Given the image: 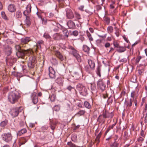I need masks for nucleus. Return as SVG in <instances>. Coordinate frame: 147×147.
<instances>
[{"label": "nucleus", "mask_w": 147, "mask_h": 147, "mask_svg": "<svg viewBox=\"0 0 147 147\" xmlns=\"http://www.w3.org/2000/svg\"><path fill=\"white\" fill-rule=\"evenodd\" d=\"M86 33L87 36L89 38V40L90 41H92L93 40V39L92 36L91 35L90 33L88 30L86 31Z\"/></svg>", "instance_id": "f704fd0d"}, {"label": "nucleus", "mask_w": 147, "mask_h": 147, "mask_svg": "<svg viewBox=\"0 0 147 147\" xmlns=\"http://www.w3.org/2000/svg\"><path fill=\"white\" fill-rule=\"evenodd\" d=\"M126 46L123 47L120 46L117 49L116 51L119 53H123L126 50Z\"/></svg>", "instance_id": "bb28decb"}, {"label": "nucleus", "mask_w": 147, "mask_h": 147, "mask_svg": "<svg viewBox=\"0 0 147 147\" xmlns=\"http://www.w3.org/2000/svg\"><path fill=\"white\" fill-rule=\"evenodd\" d=\"M144 138L142 137H139L137 139V140L138 142H142L144 140Z\"/></svg>", "instance_id": "e2e57ef3"}, {"label": "nucleus", "mask_w": 147, "mask_h": 147, "mask_svg": "<svg viewBox=\"0 0 147 147\" xmlns=\"http://www.w3.org/2000/svg\"><path fill=\"white\" fill-rule=\"evenodd\" d=\"M141 58L142 57L141 56H138L136 59V63H138Z\"/></svg>", "instance_id": "69168bd1"}, {"label": "nucleus", "mask_w": 147, "mask_h": 147, "mask_svg": "<svg viewBox=\"0 0 147 147\" xmlns=\"http://www.w3.org/2000/svg\"><path fill=\"white\" fill-rule=\"evenodd\" d=\"M133 101H134V100H132L131 98H130L128 100H125L124 105L127 109H130L133 105Z\"/></svg>", "instance_id": "9d476101"}, {"label": "nucleus", "mask_w": 147, "mask_h": 147, "mask_svg": "<svg viewBox=\"0 0 147 147\" xmlns=\"http://www.w3.org/2000/svg\"><path fill=\"white\" fill-rule=\"evenodd\" d=\"M56 56L61 61H63L64 60V58L62 54L59 51H56L55 52Z\"/></svg>", "instance_id": "a211bd4d"}, {"label": "nucleus", "mask_w": 147, "mask_h": 147, "mask_svg": "<svg viewBox=\"0 0 147 147\" xmlns=\"http://www.w3.org/2000/svg\"><path fill=\"white\" fill-rule=\"evenodd\" d=\"M67 145L70 147H80V146H78L76 145L75 144L72 143L71 142H67Z\"/></svg>", "instance_id": "79ce46f5"}, {"label": "nucleus", "mask_w": 147, "mask_h": 147, "mask_svg": "<svg viewBox=\"0 0 147 147\" xmlns=\"http://www.w3.org/2000/svg\"><path fill=\"white\" fill-rule=\"evenodd\" d=\"M97 84L98 89L102 91H103L105 89L106 85L102 79H99L97 82Z\"/></svg>", "instance_id": "6e6552de"}, {"label": "nucleus", "mask_w": 147, "mask_h": 147, "mask_svg": "<svg viewBox=\"0 0 147 147\" xmlns=\"http://www.w3.org/2000/svg\"><path fill=\"white\" fill-rule=\"evenodd\" d=\"M32 39L31 37H26L21 39V41L22 43L24 44H27L30 41H31Z\"/></svg>", "instance_id": "aec40b11"}, {"label": "nucleus", "mask_w": 147, "mask_h": 147, "mask_svg": "<svg viewBox=\"0 0 147 147\" xmlns=\"http://www.w3.org/2000/svg\"><path fill=\"white\" fill-rule=\"evenodd\" d=\"M66 16L67 18L72 19L74 18L73 13L72 11L69 9H67L66 10Z\"/></svg>", "instance_id": "4468645a"}, {"label": "nucleus", "mask_w": 147, "mask_h": 147, "mask_svg": "<svg viewBox=\"0 0 147 147\" xmlns=\"http://www.w3.org/2000/svg\"><path fill=\"white\" fill-rule=\"evenodd\" d=\"M113 98L111 96L108 98L107 100V102L109 103H112L113 101Z\"/></svg>", "instance_id": "5fc2aeb1"}, {"label": "nucleus", "mask_w": 147, "mask_h": 147, "mask_svg": "<svg viewBox=\"0 0 147 147\" xmlns=\"http://www.w3.org/2000/svg\"><path fill=\"white\" fill-rule=\"evenodd\" d=\"M107 30L108 33H112L113 31V28L111 26H109L107 27Z\"/></svg>", "instance_id": "a19ab883"}, {"label": "nucleus", "mask_w": 147, "mask_h": 147, "mask_svg": "<svg viewBox=\"0 0 147 147\" xmlns=\"http://www.w3.org/2000/svg\"><path fill=\"white\" fill-rule=\"evenodd\" d=\"M51 61L53 65H57L58 64V61L55 58H52L51 60Z\"/></svg>", "instance_id": "c9c22d12"}, {"label": "nucleus", "mask_w": 147, "mask_h": 147, "mask_svg": "<svg viewBox=\"0 0 147 147\" xmlns=\"http://www.w3.org/2000/svg\"><path fill=\"white\" fill-rule=\"evenodd\" d=\"M49 75L51 78L54 79L56 77L55 72L52 67H50L49 68Z\"/></svg>", "instance_id": "9b49d317"}, {"label": "nucleus", "mask_w": 147, "mask_h": 147, "mask_svg": "<svg viewBox=\"0 0 147 147\" xmlns=\"http://www.w3.org/2000/svg\"><path fill=\"white\" fill-rule=\"evenodd\" d=\"M44 44L43 41L42 40H39L37 41L36 44V47L35 48V50L37 51V49H40L41 48V46L43 45Z\"/></svg>", "instance_id": "a878e982"}, {"label": "nucleus", "mask_w": 147, "mask_h": 147, "mask_svg": "<svg viewBox=\"0 0 147 147\" xmlns=\"http://www.w3.org/2000/svg\"><path fill=\"white\" fill-rule=\"evenodd\" d=\"M144 117V122L146 123H147V112H143V117H142V119Z\"/></svg>", "instance_id": "a18cd8bd"}, {"label": "nucleus", "mask_w": 147, "mask_h": 147, "mask_svg": "<svg viewBox=\"0 0 147 147\" xmlns=\"http://www.w3.org/2000/svg\"><path fill=\"white\" fill-rule=\"evenodd\" d=\"M101 67L99 66H98L96 68V72L97 75L99 77H101L100 71H101Z\"/></svg>", "instance_id": "72a5a7b5"}, {"label": "nucleus", "mask_w": 147, "mask_h": 147, "mask_svg": "<svg viewBox=\"0 0 147 147\" xmlns=\"http://www.w3.org/2000/svg\"><path fill=\"white\" fill-rule=\"evenodd\" d=\"M56 95L55 94H53L50 97V100L51 101L53 102L55 101L56 98Z\"/></svg>", "instance_id": "8fccbe9b"}, {"label": "nucleus", "mask_w": 147, "mask_h": 147, "mask_svg": "<svg viewBox=\"0 0 147 147\" xmlns=\"http://www.w3.org/2000/svg\"><path fill=\"white\" fill-rule=\"evenodd\" d=\"M78 34V32L77 30H75L73 31L72 34V35L75 36H77Z\"/></svg>", "instance_id": "13d9d810"}, {"label": "nucleus", "mask_w": 147, "mask_h": 147, "mask_svg": "<svg viewBox=\"0 0 147 147\" xmlns=\"http://www.w3.org/2000/svg\"><path fill=\"white\" fill-rule=\"evenodd\" d=\"M20 96L19 93L16 91L10 92L8 96V99L10 102L12 104L17 102Z\"/></svg>", "instance_id": "f257e3e1"}, {"label": "nucleus", "mask_w": 147, "mask_h": 147, "mask_svg": "<svg viewBox=\"0 0 147 147\" xmlns=\"http://www.w3.org/2000/svg\"><path fill=\"white\" fill-rule=\"evenodd\" d=\"M28 137H22L19 140V146H20L21 145L24 144L28 140Z\"/></svg>", "instance_id": "393cba45"}, {"label": "nucleus", "mask_w": 147, "mask_h": 147, "mask_svg": "<svg viewBox=\"0 0 147 147\" xmlns=\"http://www.w3.org/2000/svg\"><path fill=\"white\" fill-rule=\"evenodd\" d=\"M140 136L144 138L145 137L146 134L143 130H142L140 133Z\"/></svg>", "instance_id": "4d7b16f0"}, {"label": "nucleus", "mask_w": 147, "mask_h": 147, "mask_svg": "<svg viewBox=\"0 0 147 147\" xmlns=\"http://www.w3.org/2000/svg\"><path fill=\"white\" fill-rule=\"evenodd\" d=\"M63 36L62 34L56 33L53 34V38L55 40H59L63 39L62 38Z\"/></svg>", "instance_id": "2eb2a0df"}, {"label": "nucleus", "mask_w": 147, "mask_h": 147, "mask_svg": "<svg viewBox=\"0 0 147 147\" xmlns=\"http://www.w3.org/2000/svg\"><path fill=\"white\" fill-rule=\"evenodd\" d=\"M102 134L101 132H100L98 135L96 136V138L95 139V141L97 143V144H98L100 142L99 139L101 137Z\"/></svg>", "instance_id": "58836bf2"}, {"label": "nucleus", "mask_w": 147, "mask_h": 147, "mask_svg": "<svg viewBox=\"0 0 147 147\" xmlns=\"http://www.w3.org/2000/svg\"><path fill=\"white\" fill-rule=\"evenodd\" d=\"M32 53V52L30 49L27 50H21L20 51H16V54L18 58H22L25 54L29 55Z\"/></svg>", "instance_id": "20e7f679"}, {"label": "nucleus", "mask_w": 147, "mask_h": 147, "mask_svg": "<svg viewBox=\"0 0 147 147\" xmlns=\"http://www.w3.org/2000/svg\"><path fill=\"white\" fill-rule=\"evenodd\" d=\"M56 82L60 85H63V80L61 78H58L56 80Z\"/></svg>", "instance_id": "7c9ffc66"}, {"label": "nucleus", "mask_w": 147, "mask_h": 147, "mask_svg": "<svg viewBox=\"0 0 147 147\" xmlns=\"http://www.w3.org/2000/svg\"><path fill=\"white\" fill-rule=\"evenodd\" d=\"M67 24L70 29H74L76 27L75 23L71 20L68 21L67 23Z\"/></svg>", "instance_id": "412c9836"}, {"label": "nucleus", "mask_w": 147, "mask_h": 147, "mask_svg": "<svg viewBox=\"0 0 147 147\" xmlns=\"http://www.w3.org/2000/svg\"><path fill=\"white\" fill-rule=\"evenodd\" d=\"M67 89L70 91H73L76 92V90L74 88V87L71 86H69L67 87Z\"/></svg>", "instance_id": "ea45409f"}, {"label": "nucleus", "mask_w": 147, "mask_h": 147, "mask_svg": "<svg viewBox=\"0 0 147 147\" xmlns=\"http://www.w3.org/2000/svg\"><path fill=\"white\" fill-rule=\"evenodd\" d=\"M91 89L92 91H95L96 89L95 85L94 84H91Z\"/></svg>", "instance_id": "603ef678"}, {"label": "nucleus", "mask_w": 147, "mask_h": 147, "mask_svg": "<svg viewBox=\"0 0 147 147\" xmlns=\"http://www.w3.org/2000/svg\"><path fill=\"white\" fill-rule=\"evenodd\" d=\"M53 25L56 26L54 28L53 30L54 32H57L59 30V28H60V26L61 28L62 26L59 23H55V24H53Z\"/></svg>", "instance_id": "c756f323"}, {"label": "nucleus", "mask_w": 147, "mask_h": 147, "mask_svg": "<svg viewBox=\"0 0 147 147\" xmlns=\"http://www.w3.org/2000/svg\"><path fill=\"white\" fill-rule=\"evenodd\" d=\"M85 69L88 73H90L91 72V70H92V69H91V67L89 68L88 66H86L85 67Z\"/></svg>", "instance_id": "de8ad7c7"}, {"label": "nucleus", "mask_w": 147, "mask_h": 147, "mask_svg": "<svg viewBox=\"0 0 147 147\" xmlns=\"http://www.w3.org/2000/svg\"><path fill=\"white\" fill-rule=\"evenodd\" d=\"M118 144L116 142H115L113 144L111 145L112 147H118Z\"/></svg>", "instance_id": "680f3d73"}, {"label": "nucleus", "mask_w": 147, "mask_h": 147, "mask_svg": "<svg viewBox=\"0 0 147 147\" xmlns=\"http://www.w3.org/2000/svg\"><path fill=\"white\" fill-rule=\"evenodd\" d=\"M77 90L80 94L83 96H86L88 94L87 90L86 87L82 84H79L76 86Z\"/></svg>", "instance_id": "f03ea898"}, {"label": "nucleus", "mask_w": 147, "mask_h": 147, "mask_svg": "<svg viewBox=\"0 0 147 147\" xmlns=\"http://www.w3.org/2000/svg\"><path fill=\"white\" fill-rule=\"evenodd\" d=\"M124 137L126 138L127 139L129 137V136L128 135L127 132V131H125L124 132Z\"/></svg>", "instance_id": "338daca9"}, {"label": "nucleus", "mask_w": 147, "mask_h": 147, "mask_svg": "<svg viewBox=\"0 0 147 147\" xmlns=\"http://www.w3.org/2000/svg\"><path fill=\"white\" fill-rule=\"evenodd\" d=\"M113 45L117 49L120 46L119 45V44L117 42H115L113 43Z\"/></svg>", "instance_id": "774afa93"}, {"label": "nucleus", "mask_w": 147, "mask_h": 147, "mask_svg": "<svg viewBox=\"0 0 147 147\" xmlns=\"http://www.w3.org/2000/svg\"><path fill=\"white\" fill-rule=\"evenodd\" d=\"M85 107L87 109H90L91 107V106L88 102L85 101L84 103Z\"/></svg>", "instance_id": "37998d69"}, {"label": "nucleus", "mask_w": 147, "mask_h": 147, "mask_svg": "<svg viewBox=\"0 0 147 147\" xmlns=\"http://www.w3.org/2000/svg\"><path fill=\"white\" fill-rule=\"evenodd\" d=\"M60 109V105H55L53 107V110L55 111H58Z\"/></svg>", "instance_id": "49530a36"}, {"label": "nucleus", "mask_w": 147, "mask_h": 147, "mask_svg": "<svg viewBox=\"0 0 147 147\" xmlns=\"http://www.w3.org/2000/svg\"><path fill=\"white\" fill-rule=\"evenodd\" d=\"M22 109V107L13 108L11 110L10 113L12 117H16L18 116L19 112H21Z\"/></svg>", "instance_id": "0eeeda50"}, {"label": "nucleus", "mask_w": 147, "mask_h": 147, "mask_svg": "<svg viewBox=\"0 0 147 147\" xmlns=\"http://www.w3.org/2000/svg\"><path fill=\"white\" fill-rule=\"evenodd\" d=\"M138 91H133L131 93V97L132 98V99L134 100L135 106L136 107L137 105V101L136 98L138 96Z\"/></svg>", "instance_id": "1a4fd4ad"}, {"label": "nucleus", "mask_w": 147, "mask_h": 147, "mask_svg": "<svg viewBox=\"0 0 147 147\" xmlns=\"http://www.w3.org/2000/svg\"><path fill=\"white\" fill-rule=\"evenodd\" d=\"M61 29L62 31L63 34L64 35V37L65 38H67L69 36V34L67 30L62 26Z\"/></svg>", "instance_id": "b1692460"}, {"label": "nucleus", "mask_w": 147, "mask_h": 147, "mask_svg": "<svg viewBox=\"0 0 147 147\" xmlns=\"http://www.w3.org/2000/svg\"><path fill=\"white\" fill-rule=\"evenodd\" d=\"M1 15L2 18L6 20L7 19V18L5 15L4 12H2L1 13Z\"/></svg>", "instance_id": "052dcab7"}, {"label": "nucleus", "mask_w": 147, "mask_h": 147, "mask_svg": "<svg viewBox=\"0 0 147 147\" xmlns=\"http://www.w3.org/2000/svg\"><path fill=\"white\" fill-rule=\"evenodd\" d=\"M7 120H5L2 121L0 123V126L2 127H4L7 124Z\"/></svg>", "instance_id": "09e8293b"}, {"label": "nucleus", "mask_w": 147, "mask_h": 147, "mask_svg": "<svg viewBox=\"0 0 147 147\" xmlns=\"http://www.w3.org/2000/svg\"><path fill=\"white\" fill-rule=\"evenodd\" d=\"M43 37L47 39L51 40V36L49 34L47 33H45Z\"/></svg>", "instance_id": "c03bdc74"}, {"label": "nucleus", "mask_w": 147, "mask_h": 147, "mask_svg": "<svg viewBox=\"0 0 147 147\" xmlns=\"http://www.w3.org/2000/svg\"><path fill=\"white\" fill-rule=\"evenodd\" d=\"M104 20L107 24H109L110 19L109 18L106 17H105L104 19Z\"/></svg>", "instance_id": "6e6d98bb"}, {"label": "nucleus", "mask_w": 147, "mask_h": 147, "mask_svg": "<svg viewBox=\"0 0 147 147\" xmlns=\"http://www.w3.org/2000/svg\"><path fill=\"white\" fill-rule=\"evenodd\" d=\"M31 7L30 4H28L26 7V10L24 11L23 12V14L25 16H28L31 12Z\"/></svg>", "instance_id": "f3484780"}, {"label": "nucleus", "mask_w": 147, "mask_h": 147, "mask_svg": "<svg viewBox=\"0 0 147 147\" xmlns=\"http://www.w3.org/2000/svg\"><path fill=\"white\" fill-rule=\"evenodd\" d=\"M68 49L70 50V53L75 57L78 62L81 61L80 56L77 52V51L71 46H69Z\"/></svg>", "instance_id": "39448f33"}, {"label": "nucleus", "mask_w": 147, "mask_h": 147, "mask_svg": "<svg viewBox=\"0 0 147 147\" xmlns=\"http://www.w3.org/2000/svg\"><path fill=\"white\" fill-rule=\"evenodd\" d=\"M102 115L103 117L105 118H112L114 116V114L113 112L109 113L106 111L103 112Z\"/></svg>", "instance_id": "f8f14e48"}, {"label": "nucleus", "mask_w": 147, "mask_h": 147, "mask_svg": "<svg viewBox=\"0 0 147 147\" xmlns=\"http://www.w3.org/2000/svg\"><path fill=\"white\" fill-rule=\"evenodd\" d=\"M8 11L11 12H13L15 11L16 6L13 4H10L7 7Z\"/></svg>", "instance_id": "4be33fe9"}, {"label": "nucleus", "mask_w": 147, "mask_h": 147, "mask_svg": "<svg viewBox=\"0 0 147 147\" xmlns=\"http://www.w3.org/2000/svg\"><path fill=\"white\" fill-rule=\"evenodd\" d=\"M26 16V19L25 20V23L28 26H29L31 24V22L30 20V18L29 16Z\"/></svg>", "instance_id": "473e14b6"}, {"label": "nucleus", "mask_w": 147, "mask_h": 147, "mask_svg": "<svg viewBox=\"0 0 147 147\" xmlns=\"http://www.w3.org/2000/svg\"><path fill=\"white\" fill-rule=\"evenodd\" d=\"M22 16V14L20 11H18L16 12L15 16L18 18H20Z\"/></svg>", "instance_id": "4c0bfd02"}, {"label": "nucleus", "mask_w": 147, "mask_h": 147, "mask_svg": "<svg viewBox=\"0 0 147 147\" xmlns=\"http://www.w3.org/2000/svg\"><path fill=\"white\" fill-rule=\"evenodd\" d=\"M79 65L80 66V68L79 71H75L73 74V77L76 80H77L79 78L80 76L82 74V66L80 65Z\"/></svg>", "instance_id": "ddd939ff"}, {"label": "nucleus", "mask_w": 147, "mask_h": 147, "mask_svg": "<svg viewBox=\"0 0 147 147\" xmlns=\"http://www.w3.org/2000/svg\"><path fill=\"white\" fill-rule=\"evenodd\" d=\"M88 63L89 66L91 67V69L93 70L95 67V63L94 61L90 59L88 60Z\"/></svg>", "instance_id": "5701e85b"}, {"label": "nucleus", "mask_w": 147, "mask_h": 147, "mask_svg": "<svg viewBox=\"0 0 147 147\" xmlns=\"http://www.w3.org/2000/svg\"><path fill=\"white\" fill-rule=\"evenodd\" d=\"M144 71V69H141L140 68H139V69L138 70V73L139 75H142V74L143 73Z\"/></svg>", "instance_id": "0e129e2a"}, {"label": "nucleus", "mask_w": 147, "mask_h": 147, "mask_svg": "<svg viewBox=\"0 0 147 147\" xmlns=\"http://www.w3.org/2000/svg\"><path fill=\"white\" fill-rule=\"evenodd\" d=\"M3 140L7 143H10L12 139V136L10 133H4L2 135Z\"/></svg>", "instance_id": "423d86ee"}, {"label": "nucleus", "mask_w": 147, "mask_h": 147, "mask_svg": "<svg viewBox=\"0 0 147 147\" xmlns=\"http://www.w3.org/2000/svg\"><path fill=\"white\" fill-rule=\"evenodd\" d=\"M15 48L17 51H20L22 49L21 47L19 45H16L15 46Z\"/></svg>", "instance_id": "bf43d9fd"}, {"label": "nucleus", "mask_w": 147, "mask_h": 147, "mask_svg": "<svg viewBox=\"0 0 147 147\" xmlns=\"http://www.w3.org/2000/svg\"><path fill=\"white\" fill-rule=\"evenodd\" d=\"M90 48L86 45H84L83 47V50L85 52L88 53L89 50Z\"/></svg>", "instance_id": "e433bc0d"}, {"label": "nucleus", "mask_w": 147, "mask_h": 147, "mask_svg": "<svg viewBox=\"0 0 147 147\" xmlns=\"http://www.w3.org/2000/svg\"><path fill=\"white\" fill-rule=\"evenodd\" d=\"M32 101L34 104H36L38 101V98L36 95V93L34 92L32 94Z\"/></svg>", "instance_id": "6ab92c4d"}, {"label": "nucleus", "mask_w": 147, "mask_h": 147, "mask_svg": "<svg viewBox=\"0 0 147 147\" xmlns=\"http://www.w3.org/2000/svg\"><path fill=\"white\" fill-rule=\"evenodd\" d=\"M37 62L36 57L35 56H31L29 58L28 63V66L29 70H32L35 67L36 63Z\"/></svg>", "instance_id": "7ed1b4c3"}, {"label": "nucleus", "mask_w": 147, "mask_h": 147, "mask_svg": "<svg viewBox=\"0 0 147 147\" xmlns=\"http://www.w3.org/2000/svg\"><path fill=\"white\" fill-rule=\"evenodd\" d=\"M105 119L103 117L102 114L100 115L98 118V121L99 122L104 124L105 121Z\"/></svg>", "instance_id": "c85d7f7f"}, {"label": "nucleus", "mask_w": 147, "mask_h": 147, "mask_svg": "<svg viewBox=\"0 0 147 147\" xmlns=\"http://www.w3.org/2000/svg\"><path fill=\"white\" fill-rule=\"evenodd\" d=\"M5 51L7 55H9L12 52V48L8 46L5 48Z\"/></svg>", "instance_id": "cd10ccee"}, {"label": "nucleus", "mask_w": 147, "mask_h": 147, "mask_svg": "<svg viewBox=\"0 0 147 147\" xmlns=\"http://www.w3.org/2000/svg\"><path fill=\"white\" fill-rule=\"evenodd\" d=\"M26 129L23 128L19 131L17 133L18 136H20L24 134L26 132Z\"/></svg>", "instance_id": "2f4dec72"}, {"label": "nucleus", "mask_w": 147, "mask_h": 147, "mask_svg": "<svg viewBox=\"0 0 147 147\" xmlns=\"http://www.w3.org/2000/svg\"><path fill=\"white\" fill-rule=\"evenodd\" d=\"M77 139V136L76 135H73L71 137V139L72 141L74 142H76Z\"/></svg>", "instance_id": "3c124183"}, {"label": "nucleus", "mask_w": 147, "mask_h": 147, "mask_svg": "<svg viewBox=\"0 0 147 147\" xmlns=\"http://www.w3.org/2000/svg\"><path fill=\"white\" fill-rule=\"evenodd\" d=\"M6 62L7 64L9 63L10 66H11L16 61V60L13 57H7L6 59Z\"/></svg>", "instance_id": "dca6fc26"}, {"label": "nucleus", "mask_w": 147, "mask_h": 147, "mask_svg": "<svg viewBox=\"0 0 147 147\" xmlns=\"http://www.w3.org/2000/svg\"><path fill=\"white\" fill-rule=\"evenodd\" d=\"M86 111L84 110H82L79 111L77 113V114L80 115H84Z\"/></svg>", "instance_id": "864d4df0"}]
</instances>
